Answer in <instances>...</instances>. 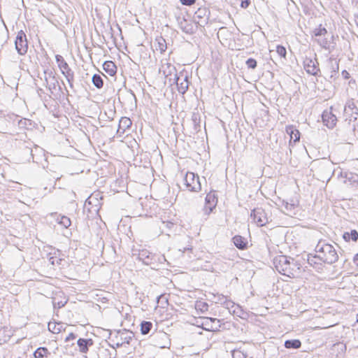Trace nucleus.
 Instances as JSON below:
<instances>
[{
  "label": "nucleus",
  "instance_id": "1",
  "mask_svg": "<svg viewBox=\"0 0 358 358\" xmlns=\"http://www.w3.org/2000/svg\"><path fill=\"white\" fill-rule=\"evenodd\" d=\"M315 250L317 253L318 259L325 264H332L338 259V255L334 247L324 241H320Z\"/></svg>",
  "mask_w": 358,
  "mask_h": 358
},
{
  "label": "nucleus",
  "instance_id": "2",
  "mask_svg": "<svg viewBox=\"0 0 358 358\" xmlns=\"http://www.w3.org/2000/svg\"><path fill=\"white\" fill-rule=\"evenodd\" d=\"M168 68L169 69V74H166V71H164L166 79L169 80L171 85L176 84L179 93L184 94L189 87V76L184 72H180L178 74L176 68L173 66H169Z\"/></svg>",
  "mask_w": 358,
  "mask_h": 358
},
{
  "label": "nucleus",
  "instance_id": "3",
  "mask_svg": "<svg viewBox=\"0 0 358 358\" xmlns=\"http://www.w3.org/2000/svg\"><path fill=\"white\" fill-rule=\"evenodd\" d=\"M273 264L276 270L280 273L287 276L293 275V268H292V266L295 265L294 259H291L287 256L280 255L275 257Z\"/></svg>",
  "mask_w": 358,
  "mask_h": 358
},
{
  "label": "nucleus",
  "instance_id": "4",
  "mask_svg": "<svg viewBox=\"0 0 358 358\" xmlns=\"http://www.w3.org/2000/svg\"><path fill=\"white\" fill-rule=\"evenodd\" d=\"M138 258L144 264L150 266H156L158 263L162 264L166 261L164 256L152 253L145 249L139 251Z\"/></svg>",
  "mask_w": 358,
  "mask_h": 358
},
{
  "label": "nucleus",
  "instance_id": "5",
  "mask_svg": "<svg viewBox=\"0 0 358 358\" xmlns=\"http://www.w3.org/2000/svg\"><path fill=\"white\" fill-rule=\"evenodd\" d=\"M185 185L189 191L198 192L201 189L199 176L193 172H187L184 178Z\"/></svg>",
  "mask_w": 358,
  "mask_h": 358
},
{
  "label": "nucleus",
  "instance_id": "6",
  "mask_svg": "<svg viewBox=\"0 0 358 358\" xmlns=\"http://www.w3.org/2000/svg\"><path fill=\"white\" fill-rule=\"evenodd\" d=\"M15 45L19 55H24L27 53L28 50V43L26 34L22 30L18 31L15 41Z\"/></svg>",
  "mask_w": 358,
  "mask_h": 358
},
{
  "label": "nucleus",
  "instance_id": "7",
  "mask_svg": "<svg viewBox=\"0 0 358 358\" xmlns=\"http://www.w3.org/2000/svg\"><path fill=\"white\" fill-rule=\"evenodd\" d=\"M303 66L306 71L315 76H320L319 63L316 57L314 59L306 57L303 61Z\"/></svg>",
  "mask_w": 358,
  "mask_h": 358
},
{
  "label": "nucleus",
  "instance_id": "8",
  "mask_svg": "<svg viewBox=\"0 0 358 358\" xmlns=\"http://www.w3.org/2000/svg\"><path fill=\"white\" fill-rule=\"evenodd\" d=\"M253 221L259 227H262L268 223V217L265 210L262 208H255L250 215Z\"/></svg>",
  "mask_w": 358,
  "mask_h": 358
},
{
  "label": "nucleus",
  "instance_id": "9",
  "mask_svg": "<svg viewBox=\"0 0 358 358\" xmlns=\"http://www.w3.org/2000/svg\"><path fill=\"white\" fill-rule=\"evenodd\" d=\"M201 326L204 330L217 331H219L221 324L220 320L217 318L206 317L203 320Z\"/></svg>",
  "mask_w": 358,
  "mask_h": 358
},
{
  "label": "nucleus",
  "instance_id": "10",
  "mask_svg": "<svg viewBox=\"0 0 358 358\" xmlns=\"http://www.w3.org/2000/svg\"><path fill=\"white\" fill-rule=\"evenodd\" d=\"M322 118L324 124L329 129L334 128L336 124L337 117L332 113V107L330 110H326L322 113Z\"/></svg>",
  "mask_w": 358,
  "mask_h": 358
},
{
  "label": "nucleus",
  "instance_id": "11",
  "mask_svg": "<svg viewBox=\"0 0 358 358\" xmlns=\"http://www.w3.org/2000/svg\"><path fill=\"white\" fill-rule=\"evenodd\" d=\"M44 74L46 87L52 93V90H55L57 86L59 85V82L52 71H45Z\"/></svg>",
  "mask_w": 358,
  "mask_h": 358
},
{
  "label": "nucleus",
  "instance_id": "12",
  "mask_svg": "<svg viewBox=\"0 0 358 358\" xmlns=\"http://www.w3.org/2000/svg\"><path fill=\"white\" fill-rule=\"evenodd\" d=\"M205 201V209L208 213H210L217 205V199L214 192H209L206 196Z\"/></svg>",
  "mask_w": 358,
  "mask_h": 358
},
{
  "label": "nucleus",
  "instance_id": "13",
  "mask_svg": "<svg viewBox=\"0 0 358 358\" xmlns=\"http://www.w3.org/2000/svg\"><path fill=\"white\" fill-rule=\"evenodd\" d=\"M62 73L64 76L66 78L67 82L69 83V87L71 88L73 87V80H74V73L71 70V69L69 67V64L66 63L63 66H61L59 69Z\"/></svg>",
  "mask_w": 358,
  "mask_h": 358
},
{
  "label": "nucleus",
  "instance_id": "14",
  "mask_svg": "<svg viewBox=\"0 0 358 358\" xmlns=\"http://www.w3.org/2000/svg\"><path fill=\"white\" fill-rule=\"evenodd\" d=\"M131 334V332L129 333V334ZM119 337H120L121 342L117 341L115 343V345L117 348L122 346L124 343L129 344L130 342V340L132 338L131 336H129V332H127V331H117L116 333L115 338H118Z\"/></svg>",
  "mask_w": 358,
  "mask_h": 358
},
{
  "label": "nucleus",
  "instance_id": "15",
  "mask_svg": "<svg viewBox=\"0 0 358 358\" xmlns=\"http://www.w3.org/2000/svg\"><path fill=\"white\" fill-rule=\"evenodd\" d=\"M93 343L94 342L91 338H79L77 341V344L79 347L80 352L83 353H86L88 351L89 347L92 346Z\"/></svg>",
  "mask_w": 358,
  "mask_h": 358
},
{
  "label": "nucleus",
  "instance_id": "16",
  "mask_svg": "<svg viewBox=\"0 0 358 358\" xmlns=\"http://www.w3.org/2000/svg\"><path fill=\"white\" fill-rule=\"evenodd\" d=\"M328 66L331 70V78H335L339 69L338 61L331 57L328 59Z\"/></svg>",
  "mask_w": 358,
  "mask_h": 358
},
{
  "label": "nucleus",
  "instance_id": "17",
  "mask_svg": "<svg viewBox=\"0 0 358 358\" xmlns=\"http://www.w3.org/2000/svg\"><path fill=\"white\" fill-rule=\"evenodd\" d=\"M233 242L236 248L240 250H245L248 247V241L244 237L236 235L233 238Z\"/></svg>",
  "mask_w": 358,
  "mask_h": 358
},
{
  "label": "nucleus",
  "instance_id": "18",
  "mask_svg": "<svg viewBox=\"0 0 358 358\" xmlns=\"http://www.w3.org/2000/svg\"><path fill=\"white\" fill-rule=\"evenodd\" d=\"M131 120L127 117H122L119 121L117 132L124 133L131 125Z\"/></svg>",
  "mask_w": 358,
  "mask_h": 358
},
{
  "label": "nucleus",
  "instance_id": "19",
  "mask_svg": "<svg viewBox=\"0 0 358 358\" xmlns=\"http://www.w3.org/2000/svg\"><path fill=\"white\" fill-rule=\"evenodd\" d=\"M209 11L206 8H199L194 14V18H198L200 20L203 19L201 22L204 24L207 23V20L208 19Z\"/></svg>",
  "mask_w": 358,
  "mask_h": 358
},
{
  "label": "nucleus",
  "instance_id": "20",
  "mask_svg": "<svg viewBox=\"0 0 358 358\" xmlns=\"http://www.w3.org/2000/svg\"><path fill=\"white\" fill-rule=\"evenodd\" d=\"M103 69L110 76L115 75L117 72V67L112 61H106L103 64Z\"/></svg>",
  "mask_w": 358,
  "mask_h": 358
},
{
  "label": "nucleus",
  "instance_id": "21",
  "mask_svg": "<svg viewBox=\"0 0 358 358\" xmlns=\"http://www.w3.org/2000/svg\"><path fill=\"white\" fill-rule=\"evenodd\" d=\"M358 111V108L356 106L353 100H348L344 108V113L345 116H348L350 113H354Z\"/></svg>",
  "mask_w": 358,
  "mask_h": 358
},
{
  "label": "nucleus",
  "instance_id": "22",
  "mask_svg": "<svg viewBox=\"0 0 358 358\" xmlns=\"http://www.w3.org/2000/svg\"><path fill=\"white\" fill-rule=\"evenodd\" d=\"M50 355V352L45 347H39L34 352V358H48Z\"/></svg>",
  "mask_w": 358,
  "mask_h": 358
},
{
  "label": "nucleus",
  "instance_id": "23",
  "mask_svg": "<svg viewBox=\"0 0 358 358\" xmlns=\"http://www.w3.org/2000/svg\"><path fill=\"white\" fill-rule=\"evenodd\" d=\"M48 330L53 334H59L62 331L64 324L62 322H50L48 323Z\"/></svg>",
  "mask_w": 358,
  "mask_h": 358
},
{
  "label": "nucleus",
  "instance_id": "24",
  "mask_svg": "<svg viewBox=\"0 0 358 358\" xmlns=\"http://www.w3.org/2000/svg\"><path fill=\"white\" fill-rule=\"evenodd\" d=\"M153 324L150 321H143L141 323V332L143 335H147L151 332Z\"/></svg>",
  "mask_w": 358,
  "mask_h": 358
},
{
  "label": "nucleus",
  "instance_id": "25",
  "mask_svg": "<svg viewBox=\"0 0 358 358\" xmlns=\"http://www.w3.org/2000/svg\"><path fill=\"white\" fill-rule=\"evenodd\" d=\"M194 129L195 131H198L201 129V115L199 113H193L191 119Z\"/></svg>",
  "mask_w": 358,
  "mask_h": 358
},
{
  "label": "nucleus",
  "instance_id": "26",
  "mask_svg": "<svg viewBox=\"0 0 358 358\" xmlns=\"http://www.w3.org/2000/svg\"><path fill=\"white\" fill-rule=\"evenodd\" d=\"M57 222L64 229L70 227L71 222L69 217L64 215H58L56 218Z\"/></svg>",
  "mask_w": 358,
  "mask_h": 358
},
{
  "label": "nucleus",
  "instance_id": "27",
  "mask_svg": "<svg viewBox=\"0 0 358 358\" xmlns=\"http://www.w3.org/2000/svg\"><path fill=\"white\" fill-rule=\"evenodd\" d=\"M156 50H159L161 53H164L167 48L165 39L162 36L158 37L156 38Z\"/></svg>",
  "mask_w": 358,
  "mask_h": 358
},
{
  "label": "nucleus",
  "instance_id": "28",
  "mask_svg": "<svg viewBox=\"0 0 358 358\" xmlns=\"http://www.w3.org/2000/svg\"><path fill=\"white\" fill-rule=\"evenodd\" d=\"M301 346V343L298 339L287 340L285 342V347L287 349H299Z\"/></svg>",
  "mask_w": 358,
  "mask_h": 358
},
{
  "label": "nucleus",
  "instance_id": "29",
  "mask_svg": "<svg viewBox=\"0 0 358 358\" xmlns=\"http://www.w3.org/2000/svg\"><path fill=\"white\" fill-rule=\"evenodd\" d=\"M357 120H358V111H357L354 113H350V115H348V116H346V118H345V121H348L349 124H350L352 122H353V124H352V128L353 131L356 130V127L357 126V123H356V122L357 121Z\"/></svg>",
  "mask_w": 358,
  "mask_h": 358
},
{
  "label": "nucleus",
  "instance_id": "30",
  "mask_svg": "<svg viewBox=\"0 0 358 358\" xmlns=\"http://www.w3.org/2000/svg\"><path fill=\"white\" fill-rule=\"evenodd\" d=\"M282 206L285 208L284 213L286 215H290V216H292V214L295 215V213H294V210L295 208V204L289 203H288L287 201H282Z\"/></svg>",
  "mask_w": 358,
  "mask_h": 358
},
{
  "label": "nucleus",
  "instance_id": "31",
  "mask_svg": "<svg viewBox=\"0 0 358 358\" xmlns=\"http://www.w3.org/2000/svg\"><path fill=\"white\" fill-rule=\"evenodd\" d=\"M92 81L93 85L98 89H101L103 85V80L101 76L99 74H94L92 76Z\"/></svg>",
  "mask_w": 358,
  "mask_h": 358
},
{
  "label": "nucleus",
  "instance_id": "32",
  "mask_svg": "<svg viewBox=\"0 0 358 358\" xmlns=\"http://www.w3.org/2000/svg\"><path fill=\"white\" fill-rule=\"evenodd\" d=\"M287 132L289 134L291 139L294 141H299L300 138V133L298 130L294 129L293 127L287 129Z\"/></svg>",
  "mask_w": 358,
  "mask_h": 358
},
{
  "label": "nucleus",
  "instance_id": "33",
  "mask_svg": "<svg viewBox=\"0 0 358 358\" xmlns=\"http://www.w3.org/2000/svg\"><path fill=\"white\" fill-rule=\"evenodd\" d=\"M115 110L113 109H109L108 111H105L103 115H101L102 118H106L109 121H112L114 119L115 115Z\"/></svg>",
  "mask_w": 358,
  "mask_h": 358
},
{
  "label": "nucleus",
  "instance_id": "34",
  "mask_svg": "<svg viewBox=\"0 0 358 358\" xmlns=\"http://www.w3.org/2000/svg\"><path fill=\"white\" fill-rule=\"evenodd\" d=\"M327 33V29L324 27H322L321 24L313 31V34L315 36H324Z\"/></svg>",
  "mask_w": 358,
  "mask_h": 358
},
{
  "label": "nucleus",
  "instance_id": "35",
  "mask_svg": "<svg viewBox=\"0 0 358 358\" xmlns=\"http://www.w3.org/2000/svg\"><path fill=\"white\" fill-rule=\"evenodd\" d=\"M245 64L248 69H255L257 65V61L253 58H249L248 59H247Z\"/></svg>",
  "mask_w": 358,
  "mask_h": 358
},
{
  "label": "nucleus",
  "instance_id": "36",
  "mask_svg": "<svg viewBox=\"0 0 358 358\" xmlns=\"http://www.w3.org/2000/svg\"><path fill=\"white\" fill-rule=\"evenodd\" d=\"M49 261L52 265L55 266V265L62 264V262L64 261V259L59 258L56 256H54V257H50Z\"/></svg>",
  "mask_w": 358,
  "mask_h": 358
},
{
  "label": "nucleus",
  "instance_id": "37",
  "mask_svg": "<svg viewBox=\"0 0 358 358\" xmlns=\"http://www.w3.org/2000/svg\"><path fill=\"white\" fill-rule=\"evenodd\" d=\"M157 303H160L162 306L164 308L165 306L168 305V299L164 295L162 294L157 297Z\"/></svg>",
  "mask_w": 358,
  "mask_h": 358
},
{
  "label": "nucleus",
  "instance_id": "38",
  "mask_svg": "<svg viewBox=\"0 0 358 358\" xmlns=\"http://www.w3.org/2000/svg\"><path fill=\"white\" fill-rule=\"evenodd\" d=\"M233 358H246V355L239 350H234L232 351Z\"/></svg>",
  "mask_w": 358,
  "mask_h": 358
},
{
  "label": "nucleus",
  "instance_id": "39",
  "mask_svg": "<svg viewBox=\"0 0 358 358\" xmlns=\"http://www.w3.org/2000/svg\"><path fill=\"white\" fill-rule=\"evenodd\" d=\"M276 51L280 57H285L287 54L285 48L280 45H277Z\"/></svg>",
  "mask_w": 358,
  "mask_h": 358
},
{
  "label": "nucleus",
  "instance_id": "40",
  "mask_svg": "<svg viewBox=\"0 0 358 358\" xmlns=\"http://www.w3.org/2000/svg\"><path fill=\"white\" fill-rule=\"evenodd\" d=\"M55 59L59 69L61 68V66H63L64 64H66V62L64 60L63 57L59 55H57L55 56Z\"/></svg>",
  "mask_w": 358,
  "mask_h": 358
},
{
  "label": "nucleus",
  "instance_id": "41",
  "mask_svg": "<svg viewBox=\"0 0 358 358\" xmlns=\"http://www.w3.org/2000/svg\"><path fill=\"white\" fill-rule=\"evenodd\" d=\"M318 259V257H317V255H315V256H312V257H308V263L312 266H314V267H316L317 265L318 264L316 262V260Z\"/></svg>",
  "mask_w": 358,
  "mask_h": 358
},
{
  "label": "nucleus",
  "instance_id": "42",
  "mask_svg": "<svg viewBox=\"0 0 358 358\" xmlns=\"http://www.w3.org/2000/svg\"><path fill=\"white\" fill-rule=\"evenodd\" d=\"M348 234L350 235V239H352L353 241L356 242L358 240V232L356 230L352 229L350 231V232H348Z\"/></svg>",
  "mask_w": 358,
  "mask_h": 358
},
{
  "label": "nucleus",
  "instance_id": "43",
  "mask_svg": "<svg viewBox=\"0 0 358 358\" xmlns=\"http://www.w3.org/2000/svg\"><path fill=\"white\" fill-rule=\"evenodd\" d=\"M317 41L321 47H322L324 48H327V47L328 45V41L326 38H323V39L318 38V39H317Z\"/></svg>",
  "mask_w": 358,
  "mask_h": 358
},
{
  "label": "nucleus",
  "instance_id": "44",
  "mask_svg": "<svg viewBox=\"0 0 358 358\" xmlns=\"http://www.w3.org/2000/svg\"><path fill=\"white\" fill-rule=\"evenodd\" d=\"M180 3L185 6H192L195 3L196 0H180Z\"/></svg>",
  "mask_w": 358,
  "mask_h": 358
},
{
  "label": "nucleus",
  "instance_id": "45",
  "mask_svg": "<svg viewBox=\"0 0 358 358\" xmlns=\"http://www.w3.org/2000/svg\"><path fill=\"white\" fill-rule=\"evenodd\" d=\"M76 336L73 333H70L68 336L66 337L65 341L69 342L71 340H74Z\"/></svg>",
  "mask_w": 358,
  "mask_h": 358
},
{
  "label": "nucleus",
  "instance_id": "46",
  "mask_svg": "<svg viewBox=\"0 0 358 358\" xmlns=\"http://www.w3.org/2000/svg\"><path fill=\"white\" fill-rule=\"evenodd\" d=\"M250 3V0H244V1H241V6L242 8H246L248 7Z\"/></svg>",
  "mask_w": 358,
  "mask_h": 358
},
{
  "label": "nucleus",
  "instance_id": "47",
  "mask_svg": "<svg viewBox=\"0 0 358 358\" xmlns=\"http://www.w3.org/2000/svg\"><path fill=\"white\" fill-rule=\"evenodd\" d=\"M155 337H158L159 338H167V334L164 332H159L157 334Z\"/></svg>",
  "mask_w": 358,
  "mask_h": 358
},
{
  "label": "nucleus",
  "instance_id": "48",
  "mask_svg": "<svg viewBox=\"0 0 358 358\" xmlns=\"http://www.w3.org/2000/svg\"><path fill=\"white\" fill-rule=\"evenodd\" d=\"M341 74H342L343 78L345 80H347L350 78V73L346 70L342 71Z\"/></svg>",
  "mask_w": 358,
  "mask_h": 358
},
{
  "label": "nucleus",
  "instance_id": "49",
  "mask_svg": "<svg viewBox=\"0 0 358 358\" xmlns=\"http://www.w3.org/2000/svg\"><path fill=\"white\" fill-rule=\"evenodd\" d=\"M343 238H344V240L345 241H350V235H349L348 232H345L343 235Z\"/></svg>",
  "mask_w": 358,
  "mask_h": 358
},
{
  "label": "nucleus",
  "instance_id": "50",
  "mask_svg": "<svg viewBox=\"0 0 358 358\" xmlns=\"http://www.w3.org/2000/svg\"><path fill=\"white\" fill-rule=\"evenodd\" d=\"M95 198L93 196V195L89 196V198L86 200V203H87L88 204H91L93 202V200Z\"/></svg>",
  "mask_w": 358,
  "mask_h": 358
},
{
  "label": "nucleus",
  "instance_id": "51",
  "mask_svg": "<svg viewBox=\"0 0 358 358\" xmlns=\"http://www.w3.org/2000/svg\"><path fill=\"white\" fill-rule=\"evenodd\" d=\"M354 263L358 266V253H357L353 258Z\"/></svg>",
  "mask_w": 358,
  "mask_h": 358
},
{
  "label": "nucleus",
  "instance_id": "52",
  "mask_svg": "<svg viewBox=\"0 0 358 358\" xmlns=\"http://www.w3.org/2000/svg\"><path fill=\"white\" fill-rule=\"evenodd\" d=\"M64 306V303H62V301H61V302H59V303H57V307H58V308H60L63 307Z\"/></svg>",
  "mask_w": 358,
  "mask_h": 358
},
{
  "label": "nucleus",
  "instance_id": "53",
  "mask_svg": "<svg viewBox=\"0 0 358 358\" xmlns=\"http://www.w3.org/2000/svg\"><path fill=\"white\" fill-rule=\"evenodd\" d=\"M187 250H190V248H184L182 250V249H179V250L182 251V252H185V251H186Z\"/></svg>",
  "mask_w": 358,
  "mask_h": 358
},
{
  "label": "nucleus",
  "instance_id": "54",
  "mask_svg": "<svg viewBox=\"0 0 358 358\" xmlns=\"http://www.w3.org/2000/svg\"><path fill=\"white\" fill-rule=\"evenodd\" d=\"M155 345L158 346L159 348H164V346L161 345L159 343L155 344Z\"/></svg>",
  "mask_w": 358,
  "mask_h": 358
},
{
  "label": "nucleus",
  "instance_id": "55",
  "mask_svg": "<svg viewBox=\"0 0 358 358\" xmlns=\"http://www.w3.org/2000/svg\"><path fill=\"white\" fill-rule=\"evenodd\" d=\"M357 322H358V319H357Z\"/></svg>",
  "mask_w": 358,
  "mask_h": 358
}]
</instances>
